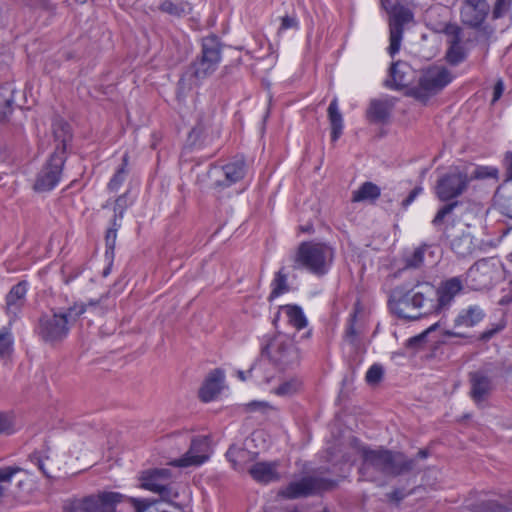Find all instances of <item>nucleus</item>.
<instances>
[{
  "instance_id": "c756f323",
  "label": "nucleus",
  "mask_w": 512,
  "mask_h": 512,
  "mask_svg": "<svg viewBox=\"0 0 512 512\" xmlns=\"http://www.w3.org/2000/svg\"><path fill=\"white\" fill-rule=\"evenodd\" d=\"M405 69H408V66L405 63L402 62H396L393 63L390 68V76H391V84L390 82H387V86L390 88L395 89H401L405 86H407L408 82L405 77L406 71Z\"/></svg>"
},
{
  "instance_id": "6e6552de",
  "label": "nucleus",
  "mask_w": 512,
  "mask_h": 512,
  "mask_svg": "<svg viewBox=\"0 0 512 512\" xmlns=\"http://www.w3.org/2000/svg\"><path fill=\"white\" fill-rule=\"evenodd\" d=\"M225 45L215 34L203 37L201 40V54L192 63L193 76L203 79L213 74L222 58Z\"/></svg>"
},
{
  "instance_id": "5701e85b",
  "label": "nucleus",
  "mask_w": 512,
  "mask_h": 512,
  "mask_svg": "<svg viewBox=\"0 0 512 512\" xmlns=\"http://www.w3.org/2000/svg\"><path fill=\"white\" fill-rule=\"evenodd\" d=\"M52 133L56 143L53 153L59 152L66 156V145L72 139L70 125L63 120H55L52 124Z\"/></svg>"
},
{
  "instance_id": "dca6fc26",
  "label": "nucleus",
  "mask_w": 512,
  "mask_h": 512,
  "mask_svg": "<svg viewBox=\"0 0 512 512\" xmlns=\"http://www.w3.org/2000/svg\"><path fill=\"white\" fill-rule=\"evenodd\" d=\"M411 299V289L406 290L404 287H396L390 293L388 304L391 311L399 318L417 320L420 318V313H416Z\"/></svg>"
},
{
  "instance_id": "69168bd1",
  "label": "nucleus",
  "mask_w": 512,
  "mask_h": 512,
  "mask_svg": "<svg viewBox=\"0 0 512 512\" xmlns=\"http://www.w3.org/2000/svg\"><path fill=\"white\" fill-rule=\"evenodd\" d=\"M503 325H499L497 326L496 328L494 329H491V330H487V331H484L481 335H480V340L482 341H488L489 339H491L497 332H499L500 330L503 329Z\"/></svg>"
},
{
  "instance_id": "393cba45",
  "label": "nucleus",
  "mask_w": 512,
  "mask_h": 512,
  "mask_svg": "<svg viewBox=\"0 0 512 512\" xmlns=\"http://www.w3.org/2000/svg\"><path fill=\"white\" fill-rule=\"evenodd\" d=\"M222 169L225 175L226 186H230L242 180L246 173L245 162L242 159H237L232 162H229L226 165H224Z\"/></svg>"
},
{
  "instance_id": "aec40b11",
  "label": "nucleus",
  "mask_w": 512,
  "mask_h": 512,
  "mask_svg": "<svg viewBox=\"0 0 512 512\" xmlns=\"http://www.w3.org/2000/svg\"><path fill=\"white\" fill-rule=\"evenodd\" d=\"M437 302L439 303V311L450 305L454 297L463 290V282L460 277H452L443 281L437 288Z\"/></svg>"
},
{
  "instance_id": "39448f33",
  "label": "nucleus",
  "mask_w": 512,
  "mask_h": 512,
  "mask_svg": "<svg viewBox=\"0 0 512 512\" xmlns=\"http://www.w3.org/2000/svg\"><path fill=\"white\" fill-rule=\"evenodd\" d=\"M452 79L453 75L446 67L431 66L422 73L418 85L407 91V95L426 103L432 96L443 90Z\"/></svg>"
},
{
  "instance_id": "4be33fe9",
  "label": "nucleus",
  "mask_w": 512,
  "mask_h": 512,
  "mask_svg": "<svg viewBox=\"0 0 512 512\" xmlns=\"http://www.w3.org/2000/svg\"><path fill=\"white\" fill-rule=\"evenodd\" d=\"M276 462H257L249 468L251 477L259 483H269L279 480Z\"/></svg>"
},
{
  "instance_id": "13d9d810",
  "label": "nucleus",
  "mask_w": 512,
  "mask_h": 512,
  "mask_svg": "<svg viewBox=\"0 0 512 512\" xmlns=\"http://www.w3.org/2000/svg\"><path fill=\"white\" fill-rule=\"evenodd\" d=\"M422 187L417 186L415 187L409 195L402 201V207L407 208L415 199L416 197L422 192Z\"/></svg>"
},
{
  "instance_id": "4468645a",
  "label": "nucleus",
  "mask_w": 512,
  "mask_h": 512,
  "mask_svg": "<svg viewBox=\"0 0 512 512\" xmlns=\"http://www.w3.org/2000/svg\"><path fill=\"white\" fill-rule=\"evenodd\" d=\"M140 481L142 488L159 494L164 501H168L172 496H176V494L172 493L170 487L171 472L169 469L161 468L144 471L141 474Z\"/></svg>"
},
{
  "instance_id": "cd10ccee",
  "label": "nucleus",
  "mask_w": 512,
  "mask_h": 512,
  "mask_svg": "<svg viewBox=\"0 0 512 512\" xmlns=\"http://www.w3.org/2000/svg\"><path fill=\"white\" fill-rule=\"evenodd\" d=\"M14 89L11 84L0 85V122L6 120L12 112V103L14 102Z\"/></svg>"
},
{
  "instance_id": "a19ab883",
  "label": "nucleus",
  "mask_w": 512,
  "mask_h": 512,
  "mask_svg": "<svg viewBox=\"0 0 512 512\" xmlns=\"http://www.w3.org/2000/svg\"><path fill=\"white\" fill-rule=\"evenodd\" d=\"M426 249L427 245L416 248L411 255L405 258V266L407 268H419L423 264Z\"/></svg>"
},
{
  "instance_id": "603ef678",
  "label": "nucleus",
  "mask_w": 512,
  "mask_h": 512,
  "mask_svg": "<svg viewBox=\"0 0 512 512\" xmlns=\"http://www.w3.org/2000/svg\"><path fill=\"white\" fill-rule=\"evenodd\" d=\"M20 471L21 468L18 466L0 467V484L10 483L13 476Z\"/></svg>"
},
{
  "instance_id": "052dcab7",
  "label": "nucleus",
  "mask_w": 512,
  "mask_h": 512,
  "mask_svg": "<svg viewBox=\"0 0 512 512\" xmlns=\"http://www.w3.org/2000/svg\"><path fill=\"white\" fill-rule=\"evenodd\" d=\"M508 180H512V152H507L503 160Z\"/></svg>"
},
{
  "instance_id": "bf43d9fd",
  "label": "nucleus",
  "mask_w": 512,
  "mask_h": 512,
  "mask_svg": "<svg viewBox=\"0 0 512 512\" xmlns=\"http://www.w3.org/2000/svg\"><path fill=\"white\" fill-rule=\"evenodd\" d=\"M34 6L48 12L55 10V4L51 0H35Z\"/></svg>"
},
{
  "instance_id": "c9c22d12",
  "label": "nucleus",
  "mask_w": 512,
  "mask_h": 512,
  "mask_svg": "<svg viewBox=\"0 0 512 512\" xmlns=\"http://www.w3.org/2000/svg\"><path fill=\"white\" fill-rule=\"evenodd\" d=\"M129 155L125 153L122 158V164L116 171L115 175L112 177L110 182L108 183V188L110 191H116L122 185L125 180V176L127 174V166H128Z\"/></svg>"
},
{
  "instance_id": "a18cd8bd",
  "label": "nucleus",
  "mask_w": 512,
  "mask_h": 512,
  "mask_svg": "<svg viewBox=\"0 0 512 512\" xmlns=\"http://www.w3.org/2000/svg\"><path fill=\"white\" fill-rule=\"evenodd\" d=\"M383 374V367L379 364H374L369 368V370L366 373V382L369 385H376L382 380Z\"/></svg>"
},
{
  "instance_id": "7ed1b4c3",
  "label": "nucleus",
  "mask_w": 512,
  "mask_h": 512,
  "mask_svg": "<svg viewBox=\"0 0 512 512\" xmlns=\"http://www.w3.org/2000/svg\"><path fill=\"white\" fill-rule=\"evenodd\" d=\"M334 258V249L326 243L304 241L299 244L293 258L294 269H305L310 273L325 275Z\"/></svg>"
},
{
  "instance_id": "4c0bfd02",
  "label": "nucleus",
  "mask_w": 512,
  "mask_h": 512,
  "mask_svg": "<svg viewBox=\"0 0 512 512\" xmlns=\"http://www.w3.org/2000/svg\"><path fill=\"white\" fill-rule=\"evenodd\" d=\"M451 249L459 256L465 257L471 253V240L468 236L457 237L451 242Z\"/></svg>"
},
{
  "instance_id": "412c9836",
  "label": "nucleus",
  "mask_w": 512,
  "mask_h": 512,
  "mask_svg": "<svg viewBox=\"0 0 512 512\" xmlns=\"http://www.w3.org/2000/svg\"><path fill=\"white\" fill-rule=\"evenodd\" d=\"M224 373L220 369H215L209 373L205 382L199 390V397L203 402H210L220 393Z\"/></svg>"
},
{
  "instance_id": "7c9ffc66",
  "label": "nucleus",
  "mask_w": 512,
  "mask_h": 512,
  "mask_svg": "<svg viewBox=\"0 0 512 512\" xmlns=\"http://www.w3.org/2000/svg\"><path fill=\"white\" fill-rule=\"evenodd\" d=\"M288 323L295 327L297 330H301L307 326V319L302 309L297 305H286L283 307Z\"/></svg>"
},
{
  "instance_id": "9b49d317",
  "label": "nucleus",
  "mask_w": 512,
  "mask_h": 512,
  "mask_svg": "<svg viewBox=\"0 0 512 512\" xmlns=\"http://www.w3.org/2000/svg\"><path fill=\"white\" fill-rule=\"evenodd\" d=\"M37 335L46 343L54 344L64 340L69 333V320L62 312L42 314L35 328Z\"/></svg>"
},
{
  "instance_id": "774afa93",
  "label": "nucleus",
  "mask_w": 512,
  "mask_h": 512,
  "mask_svg": "<svg viewBox=\"0 0 512 512\" xmlns=\"http://www.w3.org/2000/svg\"><path fill=\"white\" fill-rule=\"evenodd\" d=\"M503 213L512 218V196L505 200V202L501 205Z\"/></svg>"
},
{
  "instance_id": "72a5a7b5",
  "label": "nucleus",
  "mask_w": 512,
  "mask_h": 512,
  "mask_svg": "<svg viewBox=\"0 0 512 512\" xmlns=\"http://www.w3.org/2000/svg\"><path fill=\"white\" fill-rule=\"evenodd\" d=\"M302 382L298 378H290L274 389L278 396L289 397L300 391Z\"/></svg>"
},
{
  "instance_id": "473e14b6",
  "label": "nucleus",
  "mask_w": 512,
  "mask_h": 512,
  "mask_svg": "<svg viewBox=\"0 0 512 512\" xmlns=\"http://www.w3.org/2000/svg\"><path fill=\"white\" fill-rule=\"evenodd\" d=\"M128 501L134 508L135 512H170L161 508L157 501L138 498H129Z\"/></svg>"
},
{
  "instance_id": "680f3d73",
  "label": "nucleus",
  "mask_w": 512,
  "mask_h": 512,
  "mask_svg": "<svg viewBox=\"0 0 512 512\" xmlns=\"http://www.w3.org/2000/svg\"><path fill=\"white\" fill-rule=\"evenodd\" d=\"M503 91H504V83H503V81L501 79H499L495 83L494 88H493V99H492V102H496L497 100H499L500 97L503 94Z\"/></svg>"
},
{
  "instance_id": "423d86ee",
  "label": "nucleus",
  "mask_w": 512,
  "mask_h": 512,
  "mask_svg": "<svg viewBox=\"0 0 512 512\" xmlns=\"http://www.w3.org/2000/svg\"><path fill=\"white\" fill-rule=\"evenodd\" d=\"M262 355H267L269 360L279 369H293L300 364V351L294 340L286 335L273 337L263 348Z\"/></svg>"
},
{
  "instance_id": "c03bdc74",
  "label": "nucleus",
  "mask_w": 512,
  "mask_h": 512,
  "mask_svg": "<svg viewBox=\"0 0 512 512\" xmlns=\"http://www.w3.org/2000/svg\"><path fill=\"white\" fill-rule=\"evenodd\" d=\"M512 0H496L493 10L492 18L499 19L507 15L511 10Z\"/></svg>"
},
{
  "instance_id": "09e8293b",
  "label": "nucleus",
  "mask_w": 512,
  "mask_h": 512,
  "mask_svg": "<svg viewBox=\"0 0 512 512\" xmlns=\"http://www.w3.org/2000/svg\"><path fill=\"white\" fill-rule=\"evenodd\" d=\"M246 456L247 452L245 450L234 446H231L226 453V457L236 470L240 469L239 460L244 459Z\"/></svg>"
},
{
  "instance_id": "f03ea898",
  "label": "nucleus",
  "mask_w": 512,
  "mask_h": 512,
  "mask_svg": "<svg viewBox=\"0 0 512 512\" xmlns=\"http://www.w3.org/2000/svg\"><path fill=\"white\" fill-rule=\"evenodd\" d=\"M470 182L469 175L459 169L444 174L437 180L435 194L440 201L448 203L438 210L432 220L435 227L441 226L445 217L459 205V201L455 199L467 191Z\"/></svg>"
},
{
  "instance_id": "49530a36",
  "label": "nucleus",
  "mask_w": 512,
  "mask_h": 512,
  "mask_svg": "<svg viewBox=\"0 0 512 512\" xmlns=\"http://www.w3.org/2000/svg\"><path fill=\"white\" fill-rule=\"evenodd\" d=\"M438 326V324H434L432 326H430L427 330H425L424 332L414 336V337H411L407 340L406 342V347L408 348H415V349H418L420 347H422V345L425 343L426 341V337L427 335L431 332V331H434L436 329V327Z\"/></svg>"
},
{
  "instance_id": "5fc2aeb1",
  "label": "nucleus",
  "mask_w": 512,
  "mask_h": 512,
  "mask_svg": "<svg viewBox=\"0 0 512 512\" xmlns=\"http://www.w3.org/2000/svg\"><path fill=\"white\" fill-rule=\"evenodd\" d=\"M49 458L48 457H42L40 455V453L38 452H35L33 454L30 455V460L31 462H33L35 465H37V467L39 468V470L47 477V478H52L53 476L49 473L47 467H46V463L45 461L48 460Z\"/></svg>"
},
{
  "instance_id": "8fccbe9b",
  "label": "nucleus",
  "mask_w": 512,
  "mask_h": 512,
  "mask_svg": "<svg viewBox=\"0 0 512 512\" xmlns=\"http://www.w3.org/2000/svg\"><path fill=\"white\" fill-rule=\"evenodd\" d=\"M14 432L15 425L13 417L0 412V434H12Z\"/></svg>"
},
{
  "instance_id": "ddd939ff",
  "label": "nucleus",
  "mask_w": 512,
  "mask_h": 512,
  "mask_svg": "<svg viewBox=\"0 0 512 512\" xmlns=\"http://www.w3.org/2000/svg\"><path fill=\"white\" fill-rule=\"evenodd\" d=\"M65 161V155H60L59 152L52 153L37 174L33 185L34 190L37 192H47L52 190L61 179Z\"/></svg>"
},
{
  "instance_id": "a878e982",
  "label": "nucleus",
  "mask_w": 512,
  "mask_h": 512,
  "mask_svg": "<svg viewBox=\"0 0 512 512\" xmlns=\"http://www.w3.org/2000/svg\"><path fill=\"white\" fill-rule=\"evenodd\" d=\"M327 113H328V119L330 121L331 130H332L331 131V140L336 141L341 136L342 130H343V118H342V114L340 113L339 108H338L337 98H334L331 101V103L327 109Z\"/></svg>"
},
{
  "instance_id": "b1692460",
  "label": "nucleus",
  "mask_w": 512,
  "mask_h": 512,
  "mask_svg": "<svg viewBox=\"0 0 512 512\" xmlns=\"http://www.w3.org/2000/svg\"><path fill=\"white\" fill-rule=\"evenodd\" d=\"M471 396L476 402L483 401L492 390L491 379L481 372L470 374Z\"/></svg>"
},
{
  "instance_id": "ea45409f",
  "label": "nucleus",
  "mask_w": 512,
  "mask_h": 512,
  "mask_svg": "<svg viewBox=\"0 0 512 512\" xmlns=\"http://www.w3.org/2000/svg\"><path fill=\"white\" fill-rule=\"evenodd\" d=\"M443 32L448 37L449 45H458L462 43V28L456 23H447Z\"/></svg>"
},
{
  "instance_id": "864d4df0",
  "label": "nucleus",
  "mask_w": 512,
  "mask_h": 512,
  "mask_svg": "<svg viewBox=\"0 0 512 512\" xmlns=\"http://www.w3.org/2000/svg\"><path fill=\"white\" fill-rule=\"evenodd\" d=\"M49 458L48 457H42L40 455V453L38 452H35L33 454L30 455V460L31 462H33L35 465H37V467L39 468V470L47 477V478H52L53 476L49 473L47 467H46V463L45 461L48 460Z\"/></svg>"
},
{
  "instance_id": "c85d7f7f",
  "label": "nucleus",
  "mask_w": 512,
  "mask_h": 512,
  "mask_svg": "<svg viewBox=\"0 0 512 512\" xmlns=\"http://www.w3.org/2000/svg\"><path fill=\"white\" fill-rule=\"evenodd\" d=\"M380 196V188L372 182H364L359 189L353 191L352 202L376 200Z\"/></svg>"
},
{
  "instance_id": "2f4dec72",
  "label": "nucleus",
  "mask_w": 512,
  "mask_h": 512,
  "mask_svg": "<svg viewBox=\"0 0 512 512\" xmlns=\"http://www.w3.org/2000/svg\"><path fill=\"white\" fill-rule=\"evenodd\" d=\"M11 326L8 324L0 330V359H8L13 353L14 339Z\"/></svg>"
},
{
  "instance_id": "bb28decb",
  "label": "nucleus",
  "mask_w": 512,
  "mask_h": 512,
  "mask_svg": "<svg viewBox=\"0 0 512 512\" xmlns=\"http://www.w3.org/2000/svg\"><path fill=\"white\" fill-rule=\"evenodd\" d=\"M159 9L163 13L171 16L181 17L191 12L192 7L189 2L183 0H164L159 5Z\"/></svg>"
},
{
  "instance_id": "1a4fd4ad",
  "label": "nucleus",
  "mask_w": 512,
  "mask_h": 512,
  "mask_svg": "<svg viewBox=\"0 0 512 512\" xmlns=\"http://www.w3.org/2000/svg\"><path fill=\"white\" fill-rule=\"evenodd\" d=\"M124 495L118 492H100L65 502L64 512H116Z\"/></svg>"
},
{
  "instance_id": "0eeeda50",
  "label": "nucleus",
  "mask_w": 512,
  "mask_h": 512,
  "mask_svg": "<svg viewBox=\"0 0 512 512\" xmlns=\"http://www.w3.org/2000/svg\"><path fill=\"white\" fill-rule=\"evenodd\" d=\"M382 8L389 14L390 45L389 53L393 57L400 50L404 26L414 20V14L399 0H380Z\"/></svg>"
},
{
  "instance_id": "de8ad7c7",
  "label": "nucleus",
  "mask_w": 512,
  "mask_h": 512,
  "mask_svg": "<svg viewBox=\"0 0 512 512\" xmlns=\"http://www.w3.org/2000/svg\"><path fill=\"white\" fill-rule=\"evenodd\" d=\"M87 305L84 303H75L70 306L65 312H62L68 320L69 324L75 322L85 311Z\"/></svg>"
},
{
  "instance_id": "2eb2a0df",
  "label": "nucleus",
  "mask_w": 512,
  "mask_h": 512,
  "mask_svg": "<svg viewBox=\"0 0 512 512\" xmlns=\"http://www.w3.org/2000/svg\"><path fill=\"white\" fill-rule=\"evenodd\" d=\"M412 306L416 313H420V318L435 312H439V303L437 302L436 287L429 283H419L411 288Z\"/></svg>"
},
{
  "instance_id": "37998d69",
  "label": "nucleus",
  "mask_w": 512,
  "mask_h": 512,
  "mask_svg": "<svg viewBox=\"0 0 512 512\" xmlns=\"http://www.w3.org/2000/svg\"><path fill=\"white\" fill-rule=\"evenodd\" d=\"M120 222L116 219L111 220V227L107 230L105 235V244L108 250L113 251L116 244L117 231L120 228Z\"/></svg>"
},
{
  "instance_id": "a211bd4d",
  "label": "nucleus",
  "mask_w": 512,
  "mask_h": 512,
  "mask_svg": "<svg viewBox=\"0 0 512 512\" xmlns=\"http://www.w3.org/2000/svg\"><path fill=\"white\" fill-rule=\"evenodd\" d=\"M28 283L20 281L14 285L6 295L5 312L9 316V325L17 319L19 312L23 308L26 301Z\"/></svg>"
},
{
  "instance_id": "f8f14e48",
  "label": "nucleus",
  "mask_w": 512,
  "mask_h": 512,
  "mask_svg": "<svg viewBox=\"0 0 512 512\" xmlns=\"http://www.w3.org/2000/svg\"><path fill=\"white\" fill-rule=\"evenodd\" d=\"M336 486V481L307 476L298 481L290 482L286 487L279 491V495L287 499H297L307 497L322 491H328Z\"/></svg>"
},
{
  "instance_id": "58836bf2",
  "label": "nucleus",
  "mask_w": 512,
  "mask_h": 512,
  "mask_svg": "<svg viewBox=\"0 0 512 512\" xmlns=\"http://www.w3.org/2000/svg\"><path fill=\"white\" fill-rule=\"evenodd\" d=\"M466 58V51L462 44L458 45H449V48L446 51V60L451 65H457L464 61Z\"/></svg>"
},
{
  "instance_id": "f257e3e1",
  "label": "nucleus",
  "mask_w": 512,
  "mask_h": 512,
  "mask_svg": "<svg viewBox=\"0 0 512 512\" xmlns=\"http://www.w3.org/2000/svg\"><path fill=\"white\" fill-rule=\"evenodd\" d=\"M360 474L367 480L375 481L379 476L398 477L411 473L416 467V458H409L403 452L385 447L360 448Z\"/></svg>"
},
{
  "instance_id": "0e129e2a",
  "label": "nucleus",
  "mask_w": 512,
  "mask_h": 512,
  "mask_svg": "<svg viewBox=\"0 0 512 512\" xmlns=\"http://www.w3.org/2000/svg\"><path fill=\"white\" fill-rule=\"evenodd\" d=\"M298 22L296 18L290 16H284L281 21V29H289L297 27Z\"/></svg>"
},
{
  "instance_id": "6ab92c4d",
  "label": "nucleus",
  "mask_w": 512,
  "mask_h": 512,
  "mask_svg": "<svg viewBox=\"0 0 512 512\" xmlns=\"http://www.w3.org/2000/svg\"><path fill=\"white\" fill-rule=\"evenodd\" d=\"M393 107L394 102L391 99H373L366 111V117L372 123H387Z\"/></svg>"
},
{
  "instance_id": "f3484780",
  "label": "nucleus",
  "mask_w": 512,
  "mask_h": 512,
  "mask_svg": "<svg viewBox=\"0 0 512 512\" xmlns=\"http://www.w3.org/2000/svg\"><path fill=\"white\" fill-rule=\"evenodd\" d=\"M484 318L483 310L478 306H470L463 310L454 320L456 330H445L444 335L450 337L464 338L467 335L461 331L462 328L475 326Z\"/></svg>"
},
{
  "instance_id": "3c124183",
  "label": "nucleus",
  "mask_w": 512,
  "mask_h": 512,
  "mask_svg": "<svg viewBox=\"0 0 512 512\" xmlns=\"http://www.w3.org/2000/svg\"><path fill=\"white\" fill-rule=\"evenodd\" d=\"M127 207H128V204H127L126 194H123L115 200L113 219H116V221L120 222V220L124 216V212Z\"/></svg>"
},
{
  "instance_id": "4d7b16f0",
  "label": "nucleus",
  "mask_w": 512,
  "mask_h": 512,
  "mask_svg": "<svg viewBox=\"0 0 512 512\" xmlns=\"http://www.w3.org/2000/svg\"><path fill=\"white\" fill-rule=\"evenodd\" d=\"M388 501L399 504L405 497V493L400 489H395L386 495Z\"/></svg>"
},
{
  "instance_id": "79ce46f5",
  "label": "nucleus",
  "mask_w": 512,
  "mask_h": 512,
  "mask_svg": "<svg viewBox=\"0 0 512 512\" xmlns=\"http://www.w3.org/2000/svg\"><path fill=\"white\" fill-rule=\"evenodd\" d=\"M498 169L493 167H486V166H480L477 167L471 175H469V178H471V181L474 179H486V178H498Z\"/></svg>"
},
{
  "instance_id": "f704fd0d",
  "label": "nucleus",
  "mask_w": 512,
  "mask_h": 512,
  "mask_svg": "<svg viewBox=\"0 0 512 512\" xmlns=\"http://www.w3.org/2000/svg\"><path fill=\"white\" fill-rule=\"evenodd\" d=\"M207 137L208 128L203 122L199 121L190 131L188 142L191 146H201L205 143Z\"/></svg>"
},
{
  "instance_id": "338daca9",
  "label": "nucleus",
  "mask_w": 512,
  "mask_h": 512,
  "mask_svg": "<svg viewBox=\"0 0 512 512\" xmlns=\"http://www.w3.org/2000/svg\"><path fill=\"white\" fill-rule=\"evenodd\" d=\"M510 303H512V281L509 282L507 294L503 295L498 302V304L502 306L508 305Z\"/></svg>"
},
{
  "instance_id": "e433bc0d",
  "label": "nucleus",
  "mask_w": 512,
  "mask_h": 512,
  "mask_svg": "<svg viewBox=\"0 0 512 512\" xmlns=\"http://www.w3.org/2000/svg\"><path fill=\"white\" fill-rule=\"evenodd\" d=\"M272 287L273 288L270 294V299L276 298L289 290L287 284V275L283 272V269H280L275 274V277L272 281Z\"/></svg>"
},
{
  "instance_id": "e2e57ef3",
  "label": "nucleus",
  "mask_w": 512,
  "mask_h": 512,
  "mask_svg": "<svg viewBox=\"0 0 512 512\" xmlns=\"http://www.w3.org/2000/svg\"><path fill=\"white\" fill-rule=\"evenodd\" d=\"M481 510L493 511V512H503L504 507L501 505L495 504L494 502L488 501V502H483L481 504Z\"/></svg>"
},
{
  "instance_id": "6e6d98bb",
  "label": "nucleus",
  "mask_w": 512,
  "mask_h": 512,
  "mask_svg": "<svg viewBox=\"0 0 512 512\" xmlns=\"http://www.w3.org/2000/svg\"><path fill=\"white\" fill-rule=\"evenodd\" d=\"M345 340L353 346H357L359 343L358 333L354 327V319H351L350 324L346 329Z\"/></svg>"
},
{
  "instance_id": "20e7f679",
  "label": "nucleus",
  "mask_w": 512,
  "mask_h": 512,
  "mask_svg": "<svg viewBox=\"0 0 512 512\" xmlns=\"http://www.w3.org/2000/svg\"><path fill=\"white\" fill-rule=\"evenodd\" d=\"M490 13L487 0H464L460 8L461 23L475 30L474 40L488 47L494 38L495 28L486 23Z\"/></svg>"
},
{
  "instance_id": "9d476101",
  "label": "nucleus",
  "mask_w": 512,
  "mask_h": 512,
  "mask_svg": "<svg viewBox=\"0 0 512 512\" xmlns=\"http://www.w3.org/2000/svg\"><path fill=\"white\" fill-rule=\"evenodd\" d=\"M176 444L185 446L190 443L188 451L178 459H174L171 465L175 467L199 466L209 459L210 445L206 436L191 438L187 433H177L169 437Z\"/></svg>"
}]
</instances>
